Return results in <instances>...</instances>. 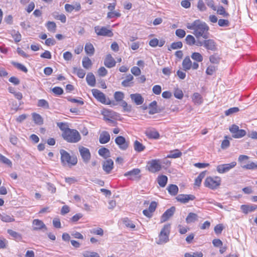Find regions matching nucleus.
<instances>
[{"instance_id": "nucleus-50", "label": "nucleus", "mask_w": 257, "mask_h": 257, "mask_svg": "<svg viewBox=\"0 0 257 257\" xmlns=\"http://www.w3.org/2000/svg\"><path fill=\"white\" fill-rule=\"evenodd\" d=\"M12 64L14 66L17 67L18 69H19L25 73H27L28 72L27 68L24 65H22V64H20V63H19L17 62H12Z\"/></svg>"}, {"instance_id": "nucleus-10", "label": "nucleus", "mask_w": 257, "mask_h": 257, "mask_svg": "<svg viewBox=\"0 0 257 257\" xmlns=\"http://www.w3.org/2000/svg\"><path fill=\"white\" fill-rule=\"evenodd\" d=\"M43 229L44 231L47 230V227L44 222L38 219H34L32 223V230L39 231Z\"/></svg>"}, {"instance_id": "nucleus-6", "label": "nucleus", "mask_w": 257, "mask_h": 257, "mask_svg": "<svg viewBox=\"0 0 257 257\" xmlns=\"http://www.w3.org/2000/svg\"><path fill=\"white\" fill-rule=\"evenodd\" d=\"M221 183V179L218 177H207L205 181L204 185L206 187L211 189H214L217 188Z\"/></svg>"}, {"instance_id": "nucleus-14", "label": "nucleus", "mask_w": 257, "mask_h": 257, "mask_svg": "<svg viewBox=\"0 0 257 257\" xmlns=\"http://www.w3.org/2000/svg\"><path fill=\"white\" fill-rule=\"evenodd\" d=\"M140 173L141 170L138 168H136L126 172L124 173V176L127 177L129 179L134 180L138 177L139 178L141 177L140 175Z\"/></svg>"}, {"instance_id": "nucleus-20", "label": "nucleus", "mask_w": 257, "mask_h": 257, "mask_svg": "<svg viewBox=\"0 0 257 257\" xmlns=\"http://www.w3.org/2000/svg\"><path fill=\"white\" fill-rule=\"evenodd\" d=\"M130 97L137 105H141L144 102V98L140 94H132L130 95Z\"/></svg>"}, {"instance_id": "nucleus-51", "label": "nucleus", "mask_w": 257, "mask_h": 257, "mask_svg": "<svg viewBox=\"0 0 257 257\" xmlns=\"http://www.w3.org/2000/svg\"><path fill=\"white\" fill-rule=\"evenodd\" d=\"M174 95L176 98L179 99H182L183 97V93L182 90L178 88L175 89Z\"/></svg>"}, {"instance_id": "nucleus-7", "label": "nucleus", "mask_w": 257, "mask_h": 257, "mask_svg": "<svg viewBox=\"0 0 257 257\" xmlns=\"http://www.w3.org/2000/svg\"><path fill=\"white\" fill-rule=\"evenodd\" d=\"M236 165V162H232L229 164H225L218 165L216 167L217 171L220 174H223L228 172Z\"/></svg>"}, {"instance_id": "nucleus-39", "label": "nucleus", "mask_w": 257, "mask_h": 257, "mask_svg": "<svg viewBox=\"0 0 257 257\" xmlns=\"http://www.w3.org/2000/svg\"><path fill=\"white\" fill-rule=\"evenodd\" d=\"M206 173V171L201 172L195 180V185L199 186L201 184L202 180L204 178Z\"/></svg>"}, {"instance_id": "nucleus-42", "label": "nucleus", "mask_w": 257, "mask_h": 257, "mask_svg": "<svg viewBox=\"0 0 257 257\" xmlns=\"http://www.w3.org/2000/svg\"><path fill=\"white\" fill-rule=\"evenodd\" d=\"M203 254L201 251L186 252L184 254V257H203Z\"/></svg>"}, {"instance_id": "nucleus-23", "label": "nucleus", "mask_w": 257, "mask_h": 257, "mask_svg": "<svg viewBox=\"0 0 257 257\" xmlns=\"http://www.w3.org/2000/svg\"><path fill=\"white\" fill-rule=\"evenodd\" d=\"M87 84L92 87L95 85L96 80L94 75L92 73H88L86 77Z\"/></svg>"}, {"instance_id": "nucleus-15", "label": "nucleus", "mask_w": 257, "mask_h": 257, "mask_svg": "<svg viewBox=\"0 0 257 257\" xmlns=\"http://www.w3.org/2000/svg\"><path fill=\"white\" fill-rule=\"evenodd\" d=\"M113 168V161L111 159H108L102 163V169L106 174L110 173Z\"/></svg>"}, {"instance_id": "nucleus-11", "label": "nucleus", "mask_w": 257, "mask_h": 257, "mask_svg": "<svg viewBox=\"0 0 257 257\" xmlns=\"http://www.w3.org/2000/svg\"><path fill=\"white\" fill-rule=\"evenodd\" d=\"M115 142L118 146L119 149L122 150H126L128 147V143L122 136L117 137L115 139Z\"/></svg>"}, {"instance_id": "nucleus-5", "label": "nucleus", "mask_w": 257, "mask_h": 257, "mask_svg": "<svg viewBox=\"0 0 257 257\" xmlns=\"http://www.w3.org/2000/svg\"><path fill=\"white\" fill-rule=\"evenodd\" d=\"M92 93L93 96L103 104L113 105L115 104L114 102H111L109 99H107L105 94L97 89H92Z\"/></svg>"}, {"instance_id": "nucleus-27", "label": "nucleus", "mask_w": 257, "mask_h": 257, "mask_svg": "<svg viewBox=\"0 0 257 257\" xmlns=\"http://www.w3.org/2000/svg\"><path fill=\"white\" fill-rule=\"evenodd\" d=\"M198 219V216L196 213L190 212L188 214L186 218V222L187 223H190L197 221Z\"/></svg>"}, {"instance_id": "nucleus-24", "label": "nucleus", "mask_w": 257, "mask_h": 257, "mask_svg": "<svg viewBox=\"0 0 257 257\" xmlns=\"http://www.w3.org/2000/svg\"><path fill=\"white\" fill-rule=\"evenodd\" d=\"M242 212L245 214H247L249 212H252L257 208V205H242L240 207Z\"/></svg>"}, {"instance_id": "nucleus-29", "label": "nucleus", "mask_w": 257, "mask_h": 257, "mask_svg": "<svg viewBox=\"0 0 257 257\" xmlns=\"http://www.w3.org/2000/svg\"><path fill=\"white\" fill-rule=\"evenodd\" d=\"M85 51L89 56H92L94 53V48L93 45L90 43H86L85 46Z\"/></svg>"}, {"instance_id": "nucleus-48", "label": "nucleus", "mask_w": 257, "mask_h": 257, "mask_svg": "<svg viewBox=\"0 0 257 257\" xmlns=\"http://www.w3.org/2000/svg\"><path fill=\"white\" fill-rule=\"evenodd\" d=\"M239 111V109L237 107H233L225 111V114L226 116L231 115L233 113H236Z\"/></svg>"}, {"instance_id": "nucleus-47", "label": "nucleus", "mask_w": 257, "mask_h": 257, "mask_svg": "<svg viewBox=\"0 0 257 257\" xmlns=\"http://www.w3.org/2000/svg\"><path fill=\"white\" fill-rule=\"evenodd\" d=\"M185 41L188 45L190 46L195 44L196 43L194 37L191 35H188L186 36Z\"/></svg>"}, {"instance_id": "nucleus-26", "label": "nucleus", "mask_w": 257, "mask_h": 257, "mask_svg": "<svg viewBox=\"0 0 257 257\" xmlns=\"http://www.w3.org/2000/svg\"><path fill=\"white\" fill-rule=\"evenodd\" d=\"M145 134L150 139H157L160 137L159 133L155 130H147Z\"/></svg>"}, {"instance_id": "nucleus-38", "label": "nucleus", "mask_w": 257, "mask_h": 257, "mask_svg": "<svg viewBox=\"0 0 257 257\" xmlns=\"http://www.w3.org/2000/svg\"><path fill=\"white\" fill-rule=\"evenodd\" d=\"M33 118L34 122L39 125H41L43 123V119L42 116L37 113H34L33 114Z\"/></svg>"}, {"instance_id": "nucleus-18", "label": "nucleus", "mask_w": 257, "mask_h": 257, "mask_svg": "<svg viewBox=\"0 0 257 257\" xmlns=\"http://www.w3.org/2000/svg\"><path fill=\"white\" fill-rule=\"evenodd\" d=\"M116 62L110 54H107L104 61V65L109 68H112L115 65Z\"/></svg>"}, {"instance_id": "nucleus-62", "label": "nucleus", "mask_w": 257, "mask_h": 257, "mask_svg": "<svg viewBox=\"0 0 257 257\" xmlns=\"http://www.w3.org/2000/svg\"><path fill=\"white\" fill-rule=\"evenodd\" d=\"M175 34L176 36H178V37L180 38H183L185 37L186 35V32L184 30L179 29L176 30Z\"/></svg>"}, {"instance_id": "nucleus-63", "label": "nucleus", "mask_w": 257, "mask_h": 257, "mask_svg": "<svg viewBox=\"0 0 257 257\" xmlns=\"http://www.w3.org/2000/svg\"><path fill=\"white\" fill-rule=\"evenodd\" d=\"M97 72L100 76L104 77L106 75L107 70L104 67H101L98 69Z\"/></svg>"}, {"instance_id": "nucleus-53", "label": "nucleus", "mask_w": 257, "mask_h": 257, "mask_svg": "<svg viewBox=\"0 0 257 257\" xmlns=\"http://www.w3.org/2000/svg\"><path fill=\"white\" fill-rule=\"evenodd\" d=\"M182 46V43L180 41L174 42L171 44L170 48H169L168 50L170 51L171 49H177L179 48H181Z\"/></svg>"}, {"instance_id": "nucleus-43", "label": "nucleus", "mask_w": 257, "mask_h": 257, "mask_svg": "<svg viewBox=\"0 0 257 257\" xmlns=\"http://www.w3.org/2000/svg\"><path fill=\"white\" fill-rule=\"evenodd\" d=\"M217 13L224 17H228L229 14L226 12L225 9L222 6H219L217 10Z\"/></svg>"}, {"instance_id": "nucleus-57", "label": "nucleus", "mask_w": 257, "mask_h": 257, "mask_svg": "<svg viewBox=\"0 0 257 257\" xmlns=\"http://www.w3.org/2000/svg\"><path fill=\"white\" fill-rule=\"evenodd\" d=\"M216 70L217 67L213 65H210L207 68L206 73L207 75H212Z\"/></svg>"}, {"instance_id": "nucleus-58", "label": "nucleus", "mask_w": 257, "mask_h": 257, "mask_svg": "<svg viewBox=\"0 0 257 257\" xmlns=\"http://www.w3.org/2000/svg\"><path fill=\"white\" fill-rule=\"evenodd\" d=\"M123 222L124 224L127 227L135 228L136 227L135 225L133 223V222L127 218H124Z\"/></svg>"}, {"instance_id": "nucleus-19", "label": "nucleus", "mask_w": 257, "mask_h": 257, "mask_svg": "<svg viewBox=\"0 0 257 257\" xmlns=\"http://www.w3.org/2000/svg\"><path fill=\"white\" fill-rule=\"evenodd\" d=\"M110 138L109 134L106 131H103L100 134L99 141L100 144H106L109 141Z\"/></svg>"}, {"instance_id": "nucleus-33", "label": "nucleus", "mask_w": 257, "mask_h": 257, "mask_svg": "<svg viewBox=\"0 0 257 257\" xmlns=\"http://www.w3.org/2000/svg\"><path fill=\"white\" fill-rule=\"evenodd\" d=\"M192 100L195 103L200 104L202 103L203 99L201 95L198 93H194L192 96Z\"/></svg>"}, {"instance_id": "nucleus-52", "label": "nucleus", "mask_w": 257, "mask_h": 257, "mask_svg": "<svg viewBox=\"0 0 257 257\" xmlns=\"http://www.w3.org/2000/svg\"><path fill=\"white\" fill-rule=\"evenodd\" d=\"M124 97V94L122 92L116 91L114 93V98L116 101H121Z\"/></svg>"}, {"instance_id": "nucleus-9", "label": "nucleus", "mask_w": 257, "mask_h": 257, "mask_svg": "<svg viewBox=\"0 0 257 257\" xmlns=\"http://www.w3.org/2000/svg\"><path fill=\"white\" fill-rule=\"evenodd\" d=\"M148 170L152 173H156L159 171L161 168V165L159 160H153L148 163Z\"/></svg>"}, {"instance_id": "nucleus-31", "label": "nucleus", "mask_w": 257, "mask_h": 257, "mask_svg": "<svg viewBox=\"0 0 257 257\" xmlns=\"http://www.w3.org/2000/svg\"><path fill=\"white\" fill-rule=\"evenodd\" d=\"M0 219L6 222H11L15 221L13 216H10L5 213L0 214Z\"/></svg>"}, {"instance_id": "nucleus-49", "label": "nucleus", "mask_w": 257, "mask_h": 257, "mask_svg": "<svg viewBox=\"0 0 257 257\" xmlns=\"http://www.w3.org/2000/svg\"><path fill=\"white\" fill-rule=\"evenodd\" d=\"M38 106L45 109H48L49 108L48 102L43 99L39 100L38 102Z\"/></svg>"}, {"instance_id": "nucleus-44", "label": "nucleus", "mask_w": 257, "mask_h": 257, "mask_svg": "<svg viewBox=\"0 0 257 257\" xmlns=\"http://www.w3.org/2000/svg\"><path fill=\"white\" fill-rule=\"evenodd\" d=\"M220 58L217 54H214L209 57V61L213 64H218L220 62Z\"/></svg>"}, {"instance_id": "nucleus-54", "label": "nucleus", "mask_w": 257, "mask_h": 257, "mask_svg": "<svg viewBox=\"0 0 257 257\" xmlns=\"http://www.w3.org/2000/svg\"><path fill=\"white\" fill-rule=\"evenodd\" d=\"M120 105L123 107L124 111L130 112L132 110V106L128 105L127 102L124 100L121 101Z\"/></svg>"}, {"instance_id": "nucleus-59", "label": "nucleus", "mask_w": 257, "mask_h": 257, "mask_svg": "<svg viewBox=\"0 0 257 257\" xmlns=\"http://www.w3.org/2000/svg\"><path fill=\"white\" fill-rule=\"evenodd\" d=\"M120 15V13L116 11L109 12L107 13V18L108 19H112L115 17H119Z\"/></svg>"}, {"instance_id": "nucleus-8", "label": "nucleus", "mask_w": 257, "mask_h": 257, "mask_svg": "<svg viewBox=\"0 0 257 257\" xmlns=\"http://www.w3.org/2000/svg\"><path fill=\"white\" fill-rule=\"evenodd\" d=\"M95 32L98 36L112 37L113 33L111 30L107 29L105 27L99 26L94 27Z\"/></svg>"}, {"instance_id": "nucleus-17", "label": "nucleus", "mask_w": 257, "mask_h": 257, "mask_svg": "<svg viewBox=\"0 0 257 257\" xmlns=\"http://www.w3.org/2000/svg\"><path fill=\"white\" fill-rule=\"evenodd\" d=\"M175 211V207L174 206H172L170 208L167 209L161 216V222L167 221L171 216H173Z\"/></svg>"}, {"instance_id": "nucleus-40", "label": "nucleus", "mask_w": 257, "mask_h": 257, "mask_svg": "<svg viewBox=\"0 0 257 257\" xmlns=\"http://www.w3.org/2000/svg\"><path fill=\"white\" fill-rule=\"evenodd\" d=\"M242 168L247 170H254L257 169V162H250L249 163L241 166Z\"/></svg>"}, {"instance_id": "nucleus-22", "label": "nucleus", "mask_w": 257, "mask_h": 257, "mask_svg": "<svg viewBox=\"0 0 257 257\" xmlns=\"http://www.w3.org/2000/svg\"><path fill=\"white\" fill-rule=\"evenodd\" d=\"M192 66V61L189 56L186 57L182 62V67L185 71L190 70Z\"/></svg>"}, {"instance_id": "nucleus-37", "label": "nucleus", "mask_w": 257, "mask_h": 257, "mask_svg": "<svg viewBox=\"0 0 257 257\" xmlns=\"http://www.w3.org/2000/svg\"><path fill=\"white\" fill-rule=\"evenodd\" d=\"M46 26L49 31L53 33L55 32L56 30V25L54 22L48 21L46 23Z\"/></svg>"}, {"instance_id": "nucleus-21", "label": "nucleus", "mask_w": 257, "mask_h": 257, "mask_svg": "<svg viewBox=\"0 0 257 257\" xmlns=\"http://www.w3.org/2000/svg\"><path fill=\"white\" fill-rule=\"evenodd\" d=\"M65 9L68 13L72 12L74 10L76 11H79L81 9V5L78 3H76L74 5L67 4L65 5Z\"/></svg>"}, {"instance_id": "nucleus-61", "label": "nucleus", "mask_w": 257, "mask_h": 257, "mask_svg": "<svg viewBox=\"0 0 257 257\" xmlns=\"http://www.w3.org/2000/svg\"><path fill=\"white\" fill-rule=\"evenodd\" d=\"M57 125L59 127V128L63 131V132H65L67 130L69 129L66 123L64 122H58Z\"/></svg>"}, {"instance_id": "nucleus-28", "label": "nucleus", "mask_w": 257, "mask_h": 257, "mask_svg": "<svg viewBox=\"0 0 257 257\" xmlns=\"http://www.w3.org/2000/svg\"><path fill=\"white\" fill-rule=\"evenodd\" d=\"M98 154L105 159L110 156L109 150L104 147L101 148L98 150Z\"/></svg>"}, {"instance_id": "nucleus-3", "label": "nucleus", "mask_w": 257, "mask_h": 257, "mask_svg": "<svg viewBox=\"0 0 257 257\" xmlns=\"http://www.w3.org/2000/svg\"><path fill=\"white\" fill-rule=\"evenodd\" d=\"M61 155V161L63 166H74L77 163V157L74 156H70L69 153L63 149L60 150Z\"/></svg>"}, {"instance_id": "nucleus-2", "label": "nucleus", "mask_w": 257, "mask_h": 257, "mask_svg": "<svg viewBox=\"0 0 257 257\" xmlns=\"http://www.w3.org/2000/svg\"><path fill=\"white\" fill-rule=\"evenodd\" d=\"M63 139L71 143H76L81 140V136L76 130L69 128L62 134Z\"/></svg>"}, {"instance_id": "nucleus-34", "label": "nucleus", "mask_w": 257, "mask_h": 257, "mask_svg": "<svg viewBox=\"0 0 257 257\" xmlns=\"http://www.w3.org/2000/svg\"><path fill=\"white\" fill-rule=\"evenodd\" d=\"M168 181V178L165 175H161L158 178V183L162 187H164Z\"/></svg>"}, {"instance_id": "nucleus-55", "label": "nucleus", "mask_w": 257, "mask_h": 257, "mask_svg": "<svg viewBox=\"0 0 257 257\" xmlns=\"http://www.w3.org/2000/svg\"><path fill=\"white\" fill-rule=\"evenodd\" d=\"M74 72L76 73L77 76L80 78H84L85 75V72L82 69L74 68Z\"/></svg>"}, {"instance_id": "nucleus-41", "label": "nucleus", "mask_w": 257, "mask_h": 257, "mask_svg": "<svg viewBox=\"0 0 257 257\" xmlns=\"http://www.w3.org/2000/svg\"><path fill=\"white\" fill-rule=\"evenodd\" d=\"M182 155V153L178 150H175V151L171 152L170 154L167 155V158H177Z\"/></svg>"}, {"instance_id": "nucleus-25", "label": "nucleus", "mask_w": 257, "mask_h": 257, "mask_svg": "<svg viewBox=\"0 0 257 257\" xmlns=\"http://www.w3.org/2000/svg\"><path fill=\"white\" fill-rule=\"evenodd\" d=\"M134 76L131 74H128L126 76L125 80L122 81L121 85L124 87H129L133 85Z\"/></svg>"}, {"instance_id": "nucleus-36", "label": "nucleus", "mask_w": 257, "mask_h": 257, "mask_svg": "<svg viewBox=\"0 0 257 257\" xmlns=\"http://www.w3.org/2000/svg\"><path fill=\"white\" fill-rule=\"evenodd\" d=\"M82 65L85 69H89L92 65V62L91 60L87 57L83 58L82 60Z\"/></svg>"}, {"instance_id": "nucleus-13", "label": "nucleus", "mask_w": 257, "mask_h": 257, "mask_svg": "<svg viewBox=\"0 0 257 257\" xmlns=\"http://www.w3.org/2000/svg\"><path fill=\"white\" fill-rule=\"evenodd\" d=\"M204 48L207 50L216 51L217 50V44L213 39H205L204 40Z\"/></svg>"}, {"instance_id": "nucleus-46", "label": "nucleus", "mask_w": 257, "mask_h": 257, "mask_svg": "<svg viewBox=\"0 0 257 257\" xmlns=\"http://www.w3.org/2000/svg\"><path fill=\"white\" fill-rule=\"evenodd\" d=\"M246 135V132L244 130H239L232 135L234 138H241Z\"/></svg>"}, {"instance_id": "nucleus-30", "label": "nucleus", "mask_w": 257, "mask_h": 257, "mask_svg": "<svg viewBox=\"0 0 257 257\" xmlns=\"http://www.w3.org/2000/svg\"><path fill=\"white\" fill-rule=\"evenodd\" d=\"M134 150L137 152H141L146 148L144 145L137 140L135 141L134 142Z\"/></svg>"}, {"instance_id": "nucleus-64", "label": "nucleus", "mask_w": 257, "mask_h": 257, "mask_svg": "<svg viewBox=\"0 0 257 257\" xmlns=\"http://www.w3.org/2000/svg\"><path fill=\"white\" fill-rule=\"evenodd\" d=\"M152 90L154 94L156 95H159L161 93V86L159 85H156L153 86Z\"/></svg>"}, {"instance_id": "nucleus-35", "label": "nucleus", "mask_w": 257, "mask_h": 257, "mask_svg": "<svg viewBox=\"0 0 257 257\" xmlns=\"http://www.w3.org/2000/svg\"><path fill=\"white\" fill-rule=\"evenodd\" d=\"M157 102L154 101L152 102L149 105V113L150 114H154L158 112L157 108Z\"/></svg>"}, {"instance_id": "nucleus-16", "label": "nucleus", "mask_w": 257, "mask_h": 257, "mask_svg": "<svg viewBox=\"0 0 257 257\" xmlns=\"http://www.w3.org/2000/svg\"><path fill=\"white\" fill-rule=\"evenodd\" d=\"M177 201L183 203H188L190 200H193L195 199V197L193 195L187 194H179L176 197Z\"/></svg>"}, {"instance_id": "nucleus-32", "label": "nucleus", "mask_w": 257, "mask_h": 257, "mask_svg": "<svg viewBox=\"0 0 257 257\" xmlns=\"http://www.w3.org/2000/svg\"><path fill=\"white\" fill-rule=\"evenodd\" d=\"M167 190L171 195L175 196L178 193V187L176 185L171 184L168 186Z\"/></svg>"}, {"instance_id": "nucleus-12", "label": "nucleus", "mask_w": 257, "mask_h": 257, "mask_svg": "<svg viewBox=\"0 0 257 257\" xmlns=\"http://www.w3.org/2000/svg\"><path fill=\"white\" fill-rule=\"evenodd\" d=\"M79 151L83 161L86 163L88 162L91 156L89 149L81 146L79 147Z\"/></svg>"}, {"instance_id": "nucleus-60", "label": "nucleus", "mask_w": 257, "mask_h": 257, "mask_svg": "<svg viewBox=\"0 0 257 257\" xmlns=\"http://www.w3.org/2000/svg\"><path fill=\"white\" fill-rule=\"evenodd\" d=\"M131 71L135 76H139L141 73L140 69L137 66L133 67L131 68Z\"/></svg>"}, {"instance_id": "nucleus-45", "label": "nucleus", "mask_w": 257, "mask_h": 257, "mask_svg": "<svg viewBox=\"0 0 257 257\" xmlns=\"http://www.w3.org/2000/svg\"><path fill=\"white\" fill-rule=\"evenodd\" d=\"M191 57L192 59L198 62L202 61L203 59L202 56L198 52L193 53Z\"/></svg>"}, {"instance_id": "nucleus-4", "label": "nucleus", "mask_w": 257, "mask_h": 257, "mask_svg": "<svg viewBox=\"0 0 257 257\" xmlns=\"http://www.w3.org/2000/svg\"><path fill=\"white\" fill-rule=\"evenodd\" d=\"M170 228L171 226L170 224H166L164 226L159 234V239L157 241V244H162L169 241V236L170 233Z\"/></svg>"}, {"instance_id": "nucleus-1", "label": "nucleus", "mask_w": 257, "mask_h": 257, "mask_svg": "<svg viewBox=\"0 0 257 257\" xmlns=\"http://www.w3.org/2000/svg\"><path fill=\"white\" fill-rule=\"evenodd\" d=\"M186 27L189 30H193L192 34L197 39L201 37L207 39L209 37L208 32L209 27L205 22L200 20H196L192 23H187Z\"/></svg>"}, {"instance_id": "nucleus-56", "label": "nucleus", "mask_w": 257, "mask_h": 257, "mask_svg": "<svg viewBox=\"0 0 257 257\" xmlns=\"http://www.w3.org/2000/svg\"><path fill=\"white\" fill-rule=\"evenodd\" d=\"M82 255L84 257H100L97 252L88 251L83 252Z\"/></svg>"}]
</instances>
